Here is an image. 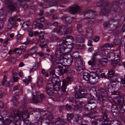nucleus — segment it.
Returning <instances> with one entry per match:
<instances>
[{
	"mask_svg": "<svg viewBox=\"0 0 125 125\" xmlns=\"http://www.w3.org/2000/svg\"><path fill=\"white\" fill-rule=\"evenodd\" d=\"M71 108L72 107L70 104H67L65 105V108L68 111L71 110Z\"/></svg>",
	"mask_w": 125,
	"mask_h": 125,
	"instance_id": "obj_62",
	"label": "nucleus"
},
{
	"mask_svg": "<svg viewBox=\"0 0 125 125\" xmlns=\"http://www.w3.org/2000/svg\"><path fill=\"white\" fill-rule=\"evenodd\" d=\"M100 92L101 95H102L103 96L106 97L107 95V92L105 89L101 88L100 89Z\"/></svg>",
	"mask_w": 125,
	"mask_h": 125,
	"instance_id": "obj_40",
	"label": "nucleus"
},
{
	"mask_svg": "<svg viewBox=\"0 0 125 125\" xmlns=\"http://www.w3.org/2000/svg\"><path fill=\"white\" fill-rule=\"evenodd\" d=\"M115 103L117 105H120V108L121 110L123 113L125 112V104L122 105L124 103V101L122 99L120 98V97L118 96L117 97H115L114 99Z\"/></svg>",
	"mask_w": 125,
	"mask_h": 125,
	"instance_id": "obj_7",
	"label": "nucleus"
},
{
	"mask_svg": "<svg viewBox=\"0 0 125 125\" xmlns=\"http://www.w3.org/2000/svg\"><path fill=\"white\" fill-rule=\"evenodd\" d=\"M73 117V114L72 113L68 114L67 116V120L69 122H70L71 120L72 119Z\"/></svg>",
	"mask_w": 125,
	"mask_h": 125,
	"instance_id": "obj_51",
	"label": "nucleus"
},
{
	"mask_svg": "<svg viewBox=\"0 0 125 125\" xmlns=\"http://www.w3.org/2000/svg\"><path fill=\"white\" fill-rule=\"evenodd\" d=\"M61 83L58 84H55L54 85L53 89L56 91H58L60 89V85Z\"/></svg>",
	"mask_w": 125,
	"mask_h": 125,
	"instance_id": "obj_57",
	"label": "nucleus"
},
{
	"mask_svg": "<svg viewBox=\"0 0 125 125\" xmlns=\"http://www.w3.org/2000/svg\"><path fill=\"white\" fill-rule=\"evenodd\" d=\"M95 72H92L90 73V77L89 81L91 84H95L98 82V79L101 77L98 74L100 72V70L99 69H95Z\"/></svg>",
	"mask_w": 125,
	"mask_h": 125,
	"instance_id": "obj_3",
	"label": "nucleus"
},
{
	"mask_svg": "<svg viewBox=\"0 0 125 125\" xmlns=\"http://www.w3.org/2000/svg\"><path fill=\"white\" fill-rule=\"evenodd\" d=\"M7 59L8 61L10 62L13 63H14L16 61L15 59L11 57H9Z\"/></svg>",
	"mask_w": 125,
	"mask_h": 125,
	"instance_id": "obj_53",
	"label": "nucleus"
},
{
	"mask_svg": "<svg viewBox=\"0 0 125 125\" xmlns=\"http://www.w3.org/2000/svg\"><path fill=\"white\" fill-rule=\"evenodd\" d=\"M13 52H15L19 56L21 53H23L19 48H16L13 50Z\"/></svg>",
	"mask_w": 125,
	"mask_h": 125,
	"instance_id": "obj_50",
	"label": "nucleus"
},
{
	"mask_svg": "<svg viewBox=\"0 0 125 125\" xmlns=\"http://www.w3.org/2000/svg\"><path fill=\"white\" fill-rule=\"evenodd\" d=\"M18 112L17 111H15L14 112V115L15 116H17L20 115L22 116V119L24 123V125H31V123H30L26 122L28 121V118L29 117L28 113L26 111H24L22 113V114L19 115Z\"/></svg>",
	"mask_w": 125,
	"mask_h": 125,
	"instance_id": "obj_4",
	"label": "nucleus"
},
{
	"mask_svg": "<svg viewBox=\"0 0 125 125\" xmlns=\"http://www.w3.org/2000/svg\"><path fill=\"white\" fill-rule=\"evenodd\" d=\"M63 42H65V44L66 45L67 48L70 49H73V46L72 44L73 42L71 41L69 42L68 41H65Z\"/></svg>",
	"mask_w": 125,
	"mask_h": 125,
	"instance_id": "obj_31",
	"label": "nucleus"
},
{
	"mask_svg": "<svg viewBox=\"0 0 125 125\" xmlns=\"http://www.w3.org/2000/svg\"><path fill=\"white\" fill-rule=\"evenodd\" d=\"M109 5L108 2L105 1L103 2V4H101V3H97L96 5V7H108Z\"/></svg>",
	"mask_w": 125,
	"mask_h": 125,
	"instance_id": "obj_30",
	"label": "nucleus"
},
{
	"mask_svg": "<svg viewBox=\"0 0 125 125\" xmlns=\"http://www.w3.org/2000/svg\"><path fill=\"white\" fill-rule=\"evenodd\" d=\"M83 76L84 80L87 81H89L90 77V73L89 74L88 73H84L83 74Z\"/></svg>",
	"mask_w": 125,
	"mask_h": 125,
	"instance_id": "obj_36",
	"label": "nucleus"
},
{
	"mask_svg": "<svg viewBox=\"0 0 125 125\" xmlns=\"http://www.w3.org/2000/svg\"><path fill=\"white\" fill-rule=\"evenodd\" d=\"M70 102H71L72 103V104L73 106V109L75 110L79 111L80 112L82 110L81 107L79 105H76V102L75 100L74 99L71 98L69 99Z\"/></svg>",
	"mask_w": 125,
	"mask_h": 125,
	"instance_id": "obj_14",
	"label": "nucleus"
},
{
	"mask_svg": "<svg viewBox=\"0 0 125 125\" xmlns=\"http://www.w3.org/2000/svg\"><path fill=\"white\" fill-rule=\"evenodd\" d=\"M51 39L54 42L59 41V37L54 35L52 36L51 37Z\"/></svg>",
	"mask_w": 125,
	"mask_h": 125,
	"instance_id": "obj_56",
	"label": "nucleus"
},
{
	"mask_svg": "<svg viewBox=\"0 0 125 125\" xmlns=\"http://www.w3.org/2000/svg\"><path fill=\"white\" fill-rule=\"evenodd\" d=\"M72 30L71 28L69 27H66L64 26H60L59 30L57 31L58 33L60 35L64 34H67L71 33L72 32Z\"/></svg>",
	"mask_w": 125,
	"mask_h": 125,
	"instance_id": "obj_5",
	"label": "nucleus"
},
{
	"mask_svg": "<svg viewBox=\"0 0 125 125\" xmlns=\"http://www.w3.org/2000/svg\"><path fill=\"white\" fill-rule=\"evenodd\" d=\"M37 50V49L36 47L34 46L29 51L27 52L26 54L28 56H29L31 54H33L36 52Z\"/></svg>",
	"mask_w": 125,
	"mask_h": 125,
	"instance_id": "obj_25",
	"label": "nucleus"
},
{
	"mask_svg": "<svg viewBox=\"0 0 125 125\" xmlns=\"http://www.w3.org/2000/svg\"><path fill=\"white\" fill-rule=\"evenodd\" d=\"M45 91L47 94L49 96H52L54 94V90L53 88L49 89L46 88Z\"/></svg>",
	"mask_w": 125,
	"mask_h": 125,
	"instance_id": "obj_35",
	"label": "nucleus"
},
{
	"mask_svg": "<svg viewBox=\"0 0 125 125\" xmlns=\"http://www.w3.org/2000/svg\"><path fill=\"white\" fill-rule=\"evenodd\" d=\"M72 18L69 16H67L65 18V21L67 22H71L72 21Z\"/></svg>",
	"mask_w": 125,
	"mask_h": 125,
	"instance_id": "obj_60",
	"label": "nucleus"
},
{
	"mask_svg": "<svg viewBox=\"0 0 125 125\" xmlns=\"http://www.w3.org/2000/svg\"><path fill=\"white\" fill-rule=\"evenodd\" d=\"M102 118L104 122H107L108 120L107 114L105 112L103 113L102 116Z\"/></svg>",
	"mask_w": 125,
	"mask_h": 125,
	"instance_id": "obj_39",
	"label": "nucleus"
},
{
	"mask_svg": "<svg viewBox=\"0 0 125 125\" xmlns=\"http://www.w3.org/2000/svg\"><path fill=\"white\" fill-rule=\"evenodd\" d=\"M112 114L115 116H117L118 115V110L111 111Z\"/></svg>",
	"mask_w": 125,
	"mask_h": 125,
	"instance_id": "obj_61",
	"label": "nucleus"
},
{
	"mask_svg": "<svg viewBox=\"0 0 125 125\" xmlns=\"http://www.w3.org/2000/svg\"><path fill=\"white\" fill-rule=\"evenodd\" d=\"M11 100L13 103V104L14 106H17L19 104V102L17 99L15 97H13Z\"/></svg>",
	"mask_w": 125,
	"mask_h": 125,
	"instance_id": "obj_41",
	"label": "nucleus"
},
{
	"mask_svg": "<svg viewBox=\"0 0 125 125\" xmlns=\"http://www.w3.org/2000/svg\"><path fill=\"white\" fill-rule=\"evenodd\" d=\"M96 103H87L85 106V110L87 111L93 109L96 107Z\"/></svg>",
	"mask_w": 125,
	"mask_h": 125,
	"instance_id": "obj_19",
	"label": "nucleus"
},
{
	"mask_svg": "<svg viewBox=\"0 0 125 125\" xmlns=\"http://www.w3.org/2000/svg\"><path fill=\"white\" fill-rule=\"evenodd\" d=\"M6 78V76L4 75V77L3 79L2 82V85L4 86H7L8 85L10 86H12L13 84V83L11 82H7Z\"/></svg>",
	"mask_w": 125,
	"mask_h": 125,
	"instance_id": "obj_21",
	"label": "nucleus"
},
{
	"mask_svg": "<svg viewBox=\"0 0 125 125\" xmlns=\"http://www.w3.org/2000/svg\"><path fill=\"white\" fill-rule=\"evenodd\" d=\"M108 77L109 79L110 80V79H111L113 77H114V78H115V76H116L117 78H119V74H117L115 75V73L113 71H112L111 70H110L108 72Z\"/></svg>",
	"mask_w": 125,
	"mask_h": 125,
	"instance_id": "obj_22",
	"label": "nucleus"
},
{
	"mask_svg": "<svg viewBox=\"0 0 125 125\" xmlns=\"http://www.w3.org/2000/svg\"><path fill=\"white\" fill-rule=\"evenodd\" d=\"M73 57L76 60H79L82 58L79 55V52L78 51H76L74 52L73 54Z\"/></svg>",
	"mask_w": 125,
	"mask_h": 125,
	"instance_id": "obj_37",
	"label": "nucleus"
},
{
	"mask_svg": "<svg viewBox=\"0 0 125 125\" xmlns=\"http://www.w3.org/2000/svg\"><path fill=\"white\" fill-rule=\"evenodd\" d=\"M83 26L82 24H78L77 25V28L78 31L79 32H82L83 31V30L82 29Z\"/></svg>",
	"mask_w": 125,
	"mask_h": 125,
	"instance_id": "obj_46",
	"label": "nucleus"
},
{
	"mask_svg": "<svg viewBox=\"0 0 125 125\" xmlns=\"http://www.w3.org/2000/svg\"><path fill=\"white\" fill-rule=\"evenodd\" d=\"M110 83L113 85H115L116 84V83H118L120 82L118 80V79L117 78L110 79Z\"/></svg>",
	"mask_w": 125,
	"mask_h": 125,
	"instance_id": "obj_47",
	"label": "nucleus"
},
{
	"mask_svg": "<svg viewBox=\"0 0 125 125\" xmlns=\"http://www.w3.org/2000/svg\"><path fill=\"white\" fill-rule=\"evenodd\" d=\"M19 48L23 53L26 51V47L23 46H21Z\"/></svg>",
	"mask_w": 125,
	"mask_h": 125,
	"instance_id": "obj_64",
	"label": "nucleus"
},
{
	"mask_svg": "<svg viewBox=\"0 0 125 125\" xmlns=\"http://www.w3.org/2000/svg\"><path fill=\"white\" fill-rule=\"evenodd\" d=\"M110 25V23L109 22H104L103 24L104 29H106L108 27V26Z\"/></svg>",
	"mask_w": 125,
	"mask_h": 125,
	"instance_id": "obj_59",
	"label": "nucleus"
},
{
	"mask_svg": "<svg viewBox=\"0 0 125 125\" xmlns=\"http://www.w3.org/2000/svg\"><path fill=\"white\" fill-rule=\"evenodd\" d=\"M43 1L45 3L50 2V6H56L57 4V2L55 1L51 2L49 0H43Z\"/></svg>",
	"mask_w": 125,
	"mask_h": 125,
	"instance_id": "obj_44",
	"label": "nucleus"
},
{
	"mask_svg": "<svg viewBox=\"0 0 125 125\" xmlns=\"http://www.w3.org/2000/svg\"><path fill=\"white\" fill-rule=\"evenodd\" d=\"M67 48L66 45L65 44V42H63L61 44H59L57 46L55 54H56L57 52H59L58 54H62V53L64 52L65 50L67 49Z\"/></svg>",
	"mask_w": 125,
	"mask_h": 125,
	"instance_id": "obj_11",
	"label": "nucleus"
},
{
	"mask_svg": "<svg viewBox=\"0 0 125 125\" xmlns=\"http://www.w3.org/2000/svg\"><path fill=\"white\" fill-rule=\"evenodd\" d=\"M48 116L46 118L47 121H49V123L50 121L53 118V115L52 114L48 112Z\"/></svg>",
	"mask_w": 125,
	"mask_h": 125,
	"instance_id": "obj_45",
	"label": "nucleus"
},
{
	"mask_svg": "<svg viewBox=\"0 0 125 125\" xmlns=\"http://www.w3.org/2000/svg\"><path fill=\"white\" fill-rule=\"evenodd\" d=\"M96 14V12L95 11L90 9L85 12L84 15L87 18L92 19L95 17V15Z\"/></svg>",
	"mask_w": 125,
	"mask_h": 125,
	"instance_id": "obj_12",
	"label": "nucleus"
},
{
	"mask_svg": "<svg viewBox=\"0 0 125 125\" xmlns=\"http://www.w3.org/2000/svg\"><path fill=\"white\" fill-rule=\"evenodd\" d=\"M31 77L30 75L28 77V79L23 80V82L25 85L28 84L31 81Z\"/></svg>",
	"mask_w": 125,
	"mask_h": 125,
	"instance_id": "obj_42",
	"label": "nucleus"
},
{
	"mask_svg": "<svg viewBox=\"0 0 125 125\" xmlns=\"http://www.w3.org/2000/svg\"><path fill=\"white\" fill-rule=\"evenodd\" d=\"M113 45L110 43H107L104 45H103L101 47V49L103 50H105V49H103V48H107L108 47H113Z\"/></svg>",
	"mask_w": 125,
	"mask_h": 125,
	"instance_id": "obj_43",
	"label": "nucleus"
},
{
	"mask_svg": "<svg viewBox=\"0 0 125 125\" xmlns=\"http://www.w3.org/2000/svg\"><path fill=\"white\" fill-rule=\"evenodd\" d=\"M37 85L39 88L41 87L43 84V80L42 78L40 77H38V78L37 81Z\"/></svg>",
	"mask_w": 125,
	"mask_h": 125,
	"instance_id": "obj_33",
	"label": "nucleus"
},
{
	"mask_svg": "<svg viewBox=\"0 0 125 125\" xmlns=\"http://www.w3.org/2000/svg\"><path fill=\"white\" fill-rule=\"evenodd\" d=\"M45 98V95L42 94L39 95L37 96V95H33L32 99H30V101L31 103H38L42 101L43 99Z\"/></svg>",
	"mask_w": 125,
	"mask_h": 125,
	"instance_id": "obj_10",
	"label": "nucleus"
},
{
	"mask_svg": "<svg viewBox=\"0 0 125 125\" xmlns=\"http://www.w3.org/2000/svg\"><path fill=\"white\" fill-rule=\"evenodd\" d=\"M54 84L53 83H47L46 88H47L49 89H51V88H53V89Z\"/></svg>",
	"mask_w": 125,
	"mask_h": 125,
	"instance_id": "obj_54",
	"label": "nucleus"
},
{
	"mask_svg": "<svg viewBox=\"0 0 125 125\" xmlns=\"http://www.w3.org/2000/svg\"><path fill=\"white\" fill-rule=\"evenodd\" d=\"M104 97L102 96V95H99L97 98V100L96 101V103H98L100 105V109H102L104 105V100L103 98Z\"/></svg>",
	"mask_w": 125,
	"mask_h": 125,
	"instance_id": "obj_18",
	"label": "nucleus"
},
{
	"mask_svg": "<svg viewBox=\"0 0 125 125\" xmlns=\"http://www.w3.org/2000/svg\"><path fill=\"white\" fill-rule=\"evenodd\" d=\"M110 8H103L100 13V15H104L107 16V15L111 13H115V11L114 10H110Z\"/></svg>",
	"mask_w": 125,
	"mask_h": 125,
	"instance_id": "obj_13",
	"label": "nucleus"
},
{
	"mask_svg": "<svg viewBox=\"0 0 125 125\" xmlns=\"http://www.w3.org/2000/svg\"><path fill=\"white\" fill-rule=\"evenodd\" d=\"M67 63H68V64H72L73 62V60L72 57L68 58L67 59Z\"/></svg>",
	"mask_w": 125,
	"mask_h": 125,
	"instance_id": "obj_63",
	"label": "nucleus"
},
{
	"mask_svg": "<svg viewBox=\"0 0 125 125\" xmlns=\"http://www.w3.org/2000/svg\"><path fill=\"white\" fill-rule=\"evenodd\" d=\"M92 123L94 125H102L103 124L102 121L100 118L95 119Z\"/></svg>",
	"mask_w": 125,
	"mask_h": 125,
	"instance_id": "obj_27",
	"label": "nucleus"
},
{
	"mask_svg": "<svg viewBox=\"0 0 125 125\" xmlns=\"http://www.w3.org/2000/svg\"><path fill=\"white\" fill-rule=\"evenodd\" d=\"M28 100V99L26 97H24L23 99L21 102V104L24 107H26L29 103Z\"/></svg>",
	"mask_w": 125,
	"mask_h": 125,
	"instance_id": "obj_32",
	"label": "nucleus"
},
{
	"mask_svg": "<svg viewBox=\"0 0 125 125\" xmlns=\"http://www.w3.org/2000/svg\"><path fill=\"white\" fill-rule=\"evenodd\" d=\"M17 19L18 18H17V16L10 18L8 21V28L10 29L12 28L14 22L15 21H17Z\"/></svg>",
	"mask_w": 125,
	"mask_h": 125,
	"instance_id": "obj_15",
	"label": "nucleus"
},
{
	"mask_svg": "<svg viewBox=\"0 0 125 125\" xmlns=\"http://www.w3.org/2000/svg\"><path fill=\"white\" fill-rule=\"evenodd\" d=\"M107 59L106 58L102 59L100 61V64L103 65H104L107 62Z\"/></svg>",
	"mask_w": 125,
	"mask_h": 125,
	"instance_id": "obj_58",
	"label": "nucleus"
},
{
	"mask_svg": "<svg viewBox=\"0 0 125 125\" xmlns=\"http://www.w3.org/2000/svg\"><path fill=\"white\" fill-rule=\"evenodd\" d=\"M24 0H17V1L14 3L12 0H6L5 2L7 5L8 7L10 8H14L15 6L18 4L19 2H21L19 3L21 7V8H28V6L26 4H25L24 1Z\"/></svg>",
	"mask_w": 125,
	"mask_h": 125,
	"instance_id": "obj_2",
	"label": "nucleus"
},
{
	"mask_svg": "<svg viewBox=\"0 0 125 125\" xmlns=\"http://www.w3.org/2000/svg\"><path fill=\"white\" fill-rule=\"evenodd\" d=\"M114 54L113 53L110 52L107 53L106 55L105 56L107 59L109 58L110 61H112L113 59L114 58Z\"/></svg>",
	"mask_w": 125,
	"mask_h": 125,
	"instance_id": "obj_34",
	"label": "nucleus"
},
{
	"mask_svg": "<svg viewBox=\"0 0 125 125\" xmlns=\"http://www.w3.org/2000/svg\"><path fill=\"white\" fill-rule=\"evenodd\" d=\"M75 124L76 125H81L82 124V117L79 115H76L75 116L74 121Z\"/></svg>",
	"mask_w": 125,
	"mask_h": 125,
	"instance_id": "obj_20",
	"label": "nucleus"
},
{
	"mask_svg": "<svg viewBox=\"0 0 125 125\" xmlns=\"http://www.w3.org/2000/svg\"><path fill=\"white\" fill-rule=\"evenodd\" d=\"M77 42L83 43L84 42V39L83 36L81 35H77L76 37Z\"/></svg>",
	"mask_w": 125,
	"mask_h": 125,
	"instance_id": "obj_26",
	"label": "nucleus"
},
{
	"mask_svg": "<svg viewBox=\"0 0 125 125\" xmlns=\"http://www.w3.org/2000/svg\"><path fill=\"white\" fill-rule=\"evenodd\" d=\"M80 8H68V12L70 14H75L80 10Z\"/></svg>",
	"mask_w": 125,
	"mask_h": 125,
	"instance_id": "obj_29",
	"label": "nucleus"
},
{
	"mask_svg": "<svg viewBox=\"0 0 125 125\" xmlns=\"http://www.w3.org/2000/svg\"><path fill=\"white\" fill-rule=\"evenodd\" d=\"M29 25V23L24 22L22 26V28L24 30H26L28 28Z\"/></svg>",
	"mask_w": 125,
	"mask_h": 125,
	"instance_id": "obj_52",
	"label": "nucleus"
},
{
	"mask_svg": "<svg viewBox=\"0 0 125 125\" xmlns=\"http://www.w3.org/2000/svg\"><path fill=\"white\" fill-rule=\"evenodd\" d=\"M98 115V113L96 111H93L89 113V117L91 118H94Z\"/></svg>",
	"mask_w": 125,
	"mask_h": 125,
	"instance_id": "obj_28",
	"label": "nucleus"
},
{
	"mask_svg": "<svg viewBox=\"0 0 125 125\" xmlns=\"http://www.w3.org/2000/svg\"><path fill=\"white\" fill-rule=\"evenodd\" d=\"M97 61L94 58H92L91 60L88 62V64L89 65L93 66L95 65Z\"/></svg>",
	"mask_w": 125,
	"mask_h": 125,
	"instance_id": "obj_38",
	"label": "nucleus"
},
{
	"mask_svg": "<svg viewBox=\"0 0 125 125\" xmlns=\"http://www.w3.org/2000/svg\"><path fill=\"white\" fill-rule=\"evenodd\" d=\"M75 65V69L77 71L82 73L83 72V70H85L82 59L76 61Z\"/></svg>",
	"mask_w": 125,
	"mask_h": 125,
	"instance_id": "obj_6",
	"label": "nucleus"
},
{
	"mask_svg": "<svg viewBox=\"0 0 125 125\" xmlns=\"http://www.w3.org/2000/svg\"><path fill=\"white\" fill-rule=\"evenodd\" d=\"M74 93L76 98L78 99L86 97L87 94L84 88L80 85H76L74 88Z\"/></svg>",
	"mask_w": 125,
	"mask_h": 125,
	"instance_id": "obj_1",
	"label": "nucleus"
},
{
	"mask_svg": "<svg viewBox=\"0 0 125 125\" xmlns=\"http://www.w3.org/2000/svg\"><path fill=\"white\" fill-rule=\"evenodd\" d=\"M9 119H6L4 120V125H9L12 122L15 120L14 118L13 115H9Z\"/></svg>",
	"mask_w": 125,
	"mask_h": 125,
	"instance_id": "obj_17",
	"label": "nucleus"
},
{
	"mask_svg": "<svg viewBox=\"0 0 125 125\" xmlns=\"http://www.w3.org/2000/svg\"><path fill=\"white\" fill-rule=\"evenodd\" d=\"M72 80V78L68 77V78L66 79H63L62 80V90L64 93H65V94H66L67 93L66 90L67 86L71 83V81Z\"/></svg>",
	"mask_w": 125,
	"mask_h": 125,
	"instance_id": "obj_9",
	"label": "nucleus"
},
{
	"mask_svg": "<svg viewBox=\"0 0 125 125\" xmlns=\"http://www.w3.org/2000/svg\"><path fill=\"white\" fill-rule=\"evenodd\" d=\"M59 53V52H57L56 54H55L54 56L55 57V59L62 64H66L67 63V60L66 58V56L63 54H58Z\"/></svg>",
	"mask_w": 125,
	"mask_h": 125,
	"instance_id": "obj_8",
	"label": "nucleus"
},
{
	"mask_svg": "<svg viewBox=\"0 0 125 125\" xmlns=\"http://www.w3.org/2000/svg\"><path fill=\"white\" fill-rule=\"evenodd\" d=\"M39 41L42 44H43L45 42V39L42 35L39 36Z\"/></svg>",
	"mask_w": 125,
	"mask_h": 125,
	"instance_id": "obj_55",
	"label": "nucleus"
},
{
	"mask_svg": "<svg viewBox=\"0 0 125 125\" xmlns=\"http://www.w3.org/2000/svg\"><path fill=\"white\" fill-rule=\"evenodd\" d=\"M15 111H17L18 112V113L19 114V115H21V114H22V113L23 112H24V111H22V112H21V113H20V111H17L16 110H13V113L14 114V112ZM13 115L14 118L15 119V120L14 121H13V122L15 124V125H21V120L20 119H19L18 120H17L16 119V118H15L16 117H17L18 116H20V117H22V116L21 115V116H20V115H19L18 116H14V114H13Z\"/></svg>",
	"mask_w": 125,
	"mask_h": 125,
	"instance_id": "obj_16",
	"label": "nucleus"
},
{
	"mask_svg": "<svg viewBox=\"0 0 125 125\" xmlns=\"http://www.w3.org/2000/svg\"><path fill=\"white\" fill-rule=\"evenodd\" d=\"M38 67V63L37 61H36L34 63L32 68L30 70V72L34 71L36 70Z\"/></svg>",
	"mask_w": 125,
	"mask_h": 125,
	"instance_id": "obj_49",
	"label": "nucleus"
},
{
	"mask_svg": "<svg viewBox=\"0 0 125 125\" xmlns=\"http://www.w3.org/2000/svg\"><path fill=\"white\" fill-rule=\"evenodd\" d=\"M55 124L57 125H63L65 123V121L63 119L58 118L55 121Z\"/></svg>",
	"mask_w": 125,
	"mask_h": 125,
	"instance_id": "obj_24",
	"label": "nucleus"
},
{
	"mask_svg": "<svg viewBox=\"0 0 125 125\" xmlns=\"http://www.w3.org/2000/svg\"><path fill=\"white\" fill-rule=\"evenodd\" d=\"M114 59H113V60L111 61H112V64L113 66L112 68L113 70H114V66L116 64L120 61V59H119L114 60Z\"/></svg>",
	"mask_w": 125,
	"mask_h": 125,
	"instance_id": "obj_48",
	"label": "nucleus"
},
{
	"mask_svg": "<svg viewBox=\"0 0 125 125\" xmlns=\"http://www.w3.org/2000/svg\"><path fill=\"white\" fill-rule=\"evenodd\" d=\"M52 83L54 84H58L60 83L61 80L59 78L56 76H53L51 79Z\"/></svg>",
	"mask_w": 125,
	"mask_h": 125,
	"instance_id": "obj_23",
	"label": "nucleus"
}]
</instances>
